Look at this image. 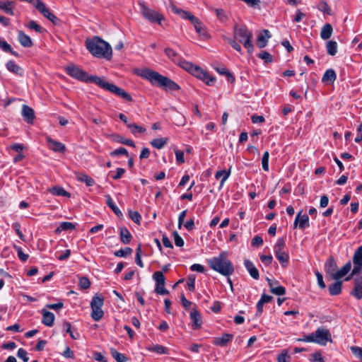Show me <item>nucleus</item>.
I'll return each instance as SVG.
<instances>
[{
	"label": "nucleus",
	"instance_id": "obj_1",
	"mask_svg": "<svg viewBox=\"0 0 362 362\" xmlns=\"http://www.w3.org/2000/svg\"><path fill=\"white\" fill-rule=\"evenodd\" d=\"M68 75L86 83H94L101 88L108 90L127 101H132V97L122 88L117 86L114 83H109L103 78L97 76L89 75L86 71L79 67L72 64L66 68Z\"/></svg>",
	"mask_w": 362,
	"mask_h": 362
},
{
	"label": "nucleus",
	"instance_id": "obj_2",
	"mask_svg": "<svg viewBox=\"0 0 362 362\" xmlns=\"http://www.w3.org/2000/svg\"><path fill=\"white\" fill-rule=\"evenodd\" d=\"M138 74L143 78L148 80L153 85L164 88L165 90L173 91L180 89V86L177 83L157 71L144 69Z\"/></svg>",
	"mask_w": 362,
	"mask_h": 362
},
{
	"label": "nucleus",
	"instance_id": "obj_3",
	"mask_svg": "<svg viewBox=\"0 0 362 362\" xmlns=\"http://www.w3.org/2000/svg\"><path fill=\"white\" fill-rule=\"evenodd\" d=\"M209 267L223 276H229L233 274L235 269L228 258V252H221L218 256L207 259Z\"/></svg>",
	"mask_w": 362,
	"mask_h": 362
},
{
	"label": "nucleus",
	"instance_id": "obj_4",
	"mask_svg": "<svg viewBox=\"0 0 362 362\" xmlns=\"http://www.w3.org/2000/svg\"><path fill=\"white\" fill-rule=\"evenodd\" d=\"M87 49L94 56L98 58L110 59L112 57V48L110 45L99 37H95L92 40H86Z\"/></svg>",
	"mask_w": 362,
	"mask_h": 362
},
{
	"label": "nucleus",
	"instance_id": "obj_5",
	"mask_svg": "<svg viewBox=\"0 0 362 362\" xmlns=\"http://www.w3.org/2000/svg\"><path fill=\"white\" fill-rule=\"evenodd\" d=\"M233 36L235 40L243 45L249 53L252 52L253 45L251 42L252 35L245 25H235L233 28Z\"/></svg>",
	"mask_w": 362,
	"mask_h": 362
},
{
	"label": "nucleus",
	"instance_id": "obj_6",
	"mask_svg": "<svg viewBox=\"0 0 362 362\" xmlns=\"http://www.w3.org/2000/svg\"><path fill=\"white\" fill-rule=\"evenodd\" d=\"M171 8L174 13L179 14L183 19L189 20L200 36L204 37L207 36L206 28L203 25V23L196 16L187 11L177 8L175 5H172Z\"/></svg>",
	"mask_w": 362,
	"mask_h": 362
},
{
	"label": "nucleus",
	"instance_id": "obj_7",
	"mask_svg": "<svg viewBox=\"0 0 362 362\" xmlns=\"http://www.w3.org/2000/svg\"><path fill=\"white\" fill-rule=\"evenodd\" d=\"M188 68L187 72L194 76L197 78L203 81L208 86H213L216 81V78L210 76L206 71H204L201 67L194 64H185Z\"/></svg>",
	"mask_w": 362,
	"mask_h": 362
},
{
	"label": "nucleus",
	"instance_id": "obj_8",
	"mask_svg": "<svg viewBox=\"0 0 362 362\" xmlns=\"http://www.w3.org/2000/svg\"><path fill=\"white\" fill-rule=\"evenodd\" d=\"M104 304V298L101 294H95L90 302V308L92 310L91 317L95 321H99L104 315L102 307Z\"/></svg>",
	"mask_w": 362,
	"mask_h": 362
},
{
	"label": "nucleus",
	"instance_id": "obj_9",
	"mask_svg": "<svg viewBox=\"0 0 362 362\" xmlns=\"http://www.w3.org/2000/svg\"><path fill=\"white\" fill-rule=\"evenodd\" d=\"M33 6L45 18L50 21L54 25L59 23V19L50 11L42 1L35 0Z\"/></svg>",
	"mask_w": 362,
	"mask_h": 362
},
{
	"label": "nucleus",
	"instance_id": "obj_10",
	"mask_svg": "<svg viewBox=\"0 0 362 362\" xmlns=\"http://www.w3.org/2000/svg\"><path fill=\"white\" fill-rule=\"evenodd\" d=\"M315 343L325 346L328 341H332V336L329 330L325 327H318L313 333Z\"/></svg>",
	"mask_w": 362,
	"mask_h": 362
},
{
	"label": "nucleus",
	"instance_id": "obj_11",
	"mask_svg": "<svg viewBox=\"0 0 362 362\" xmlns=\"http://www.w3.org/2000/svg\"><path fill=\"white\" fill-rule=\"evenodd\" d=\"M140 6L141 13L145 18L151 23L157 22L158 23L160 24L162 20L163 19V15L156 12V11L151 10L143 4H141Z\"/></svg>",
	"mask_w": 362,
	"mask_h": 362
},
{
	"label": "nucleus",
	"instance_id": "obj_12",
	"mask_svg": "<svg viewBox=\"0 0 362 362\" xmlns=\"http://www.w3.org/2000/svg\"><path fill=\"white\" fill-rule=\"evenodd\" d=\"M165 54L173 63L177 64L179 66L187 71L188 68L185 65V64H192L189 62H187L182 59L178 53H177L174 49L170 47H166L164 50Z\"/></svg>",
	"mask_w": 362,
	"mask_h": 362
},
{
	"label": "nucleus",
	"instance_id": "obj_13",
	"mask_svg": "<svg viewBox=\"0 0 362 362\" xmlns=\"http://www.w3.org/2000/svg\"><path fill=\"white\" fill-rule=\"evenodd\" d=\"M309 226L308 216L302 214V211L298 212L293 223V228L298 227L300 229H304L306 227H309Z\"/></svg>",
	"mask_w": 362,
	"mask_h": 362
},
{
	"label": "nucleus",
	"instance_id": "obj_14",
	"mask_svg": "<svg viewBox=\"0 0 362 362\" xmlns=\"http://www.w3.org/2000/svg\"><path fill=\"white\" fill-rule=\"evenodd\" d=\"M48 148L55 152L64 153L66 151V146L62 143L55 141L50 137L46 139Z\"/></svg>",
	"mask_w": 362,
	"mask_h": 362
},
{
	"label": "nucleus",
	"instance_id": "obj_15",
	"mask_svg": "<svg viewBox=\"0 0 362 362\" xmlns=\"http://www.w3.org/2000/svg\"><path fill=\"white\" fill-rule=\"evenodd\" d=\"M337 265L334 258L329 257L325 263V271L327 274L329 275L332 278L337 271Z\"/></svg>",
	"mask_w": 362,
	"mask_h": 362
},
{
	"label": "nucleus",
	"instance_id": "obj_16",
	"mask_svg": "<svg viewBox=\"0 0 362 362\" xmlns=\"http://www.w3.org/2000/svg\"><path fill=\"white\" fill-rule=\"evenodd\" d=\"M22 116L28 124H33L35 117L34 110L26 105L22 107Z\"/></svg>",
	"mask_w": 362,
	"mask_h": 362
},
{
	"label": "nucleus",
	"instance_id": "obj_17",
	"mask_svg": "<svg viewBox=\"0 0 362 362\" xmlns=\"http://www.w3.org/2000/svg\"><path fill=\"white\" fill-rule=\"evenodd\" d=\"M233 338V334L225 333L221 337H215L213 343L216 346L223 347L226 346L228 342L231 341Z\"/></svg>",
	"mask_w": 362,
	"mask_h": 362
},
{
	"label": "nucleus",
	"instance_id": "obj_18",
	"mask_svg": "<svg viewBox=\"0 0 362 362\" xmlns=\"http://www.w3.org/2000/svg\"><path fill=\"white\" fill-rule=\"evenodd\" d=\"M41 314L42 315V322L47 327H52L55 319L54 313L45 309H42Z\"/></svg>",
	"mask_w": 362,
	"mask_h": 362
},
{
	"label": "nucleus",
	"instance_id": "obj_19",
	"mask_svg": "<svg viewBox=\"0 0 362 362\" xmlns=\"http://www.w3.org/2000/svg\"><path fill=\"white\" fill-rule=\"evenodd\" d=\"M190 318L192 320V327L194 329H198L202 326V317L199 311L194 309L190 313Z\"/></svg>",
	"mask_w": 362,
	"mask_h": 362
},
{
	"label": "nucleus",
	"instance_id": "obj_20",
	"mask_svg": "<svg viewBox=\"0 0 362 362\" xmlns=\"http://www.w3.org/2000/svg\"><path fill=\"white\" fill-rule=\"evenodd\" d=\"M18 40L24 47H31L33 45L31 38L22 30L18 31Z\"/></svg>",
	"mask_w": 362,
	"mask_h": 362
},
{
	"label": "nucleus",
	"instance_id": "obj_21",
	"mask_svg": "<svg viewBox=\"0 0 362 362\" xmlns=\"http://www.w3.org/2000/svg\"><path fill=\"white\" fill-rule=\"evenodd\" d=\"M244 265L247 270L248 271L250 275L254 279H258L259 277V272L257 269L255 267L254 264L249 259H245L244 261Z\"/></svg>",
	"mask_w": 362,
	"mask_h": 362
},
{
	"label": "nucleus",
	"instance_id": "obj_22",
	"mask_svg": "<svg viewBox=\"0 0 362 362\" xmlns=\"http://www.w3.org/2000/svg\"><path fill=\"white\" fill-rule=\"evenodd\" d=\"M351 269V262H346L339 270L336 271L334 274L332 279L335 280H339L344 277L346 274L349 273V272Z\"/></svg>",
	"mask_w": 362,
	"mask_h": 362
},
{
	"label": "nucleus",
	"instance_id": "obj_23",
	"mask_svg": "<svg viewBox=\"0 0 362 362\" xmlns=\"http://www.w3.org/2000/svg\"><path fill=\"white\" fill-rule=\"evenodd\" d=\"M351 294L358 300L362 298V277L355 279V286Z\"/></svg>",
	"mask_w": 362,
	"mask_h": 362
},
{
	"label": "nucleus",
	"instance_id": "obj_24",
	"mask_svg": "<svg viewBox=\"0 0 362 362\" xmlns=\"http://www.w3.org/2000/svg\"><path fill=\"white\" fill-rule=\"evenodd\" d=\"M6 69L18 76H22L23 75L24 71L23 68L16 64L13 61L10 60L6 63Z\"/></svg>",
	"mask_w": 362,
	"mask_h": 362
},
{
	"label": "nucleus",
	"instance_id": "obj_25",
	"mask_svg": "<svg viewBox=\"0 0 362 362\" xmlns=\"http://www.w3.org/2000/svg\"><path fill=\"white\" fill-rule=\"evenodd\" d=\"M15 3L13 1H0V9L2 10L6 14L13 16V6Z\"/></svg>",
	"mask_w": 362,
	"mask_h": 362
},
{
	"label": "nucleus",
	"instance_id": "obj_26",
	"mask_svg": "<svg viewBox=\"0 0 362 362\" xmlns=\"http://www.w3.org/2000/svg\"><path fill=\"white\" fill-rule=\"evenodd\" d=\"M271 37V35L268 30H264L262 33L257 37V45L259 48L266 47L267 40Z\"/></svg>",
	"mask_w": 362,
	"mask_h": 362
},
{
	"label": "nucleus",
	"instance_id": "obj_27",
	"mask_svg": "<svg viewBox=\"0 0 362 362\" xmlns=\"http://www.w3.org/2000/svg\"><path fill=\"white\" fill-rule=\"evenodd\" d=\"M48 192L52 194L55 196H63L66 197H70L71 194L69 192H66L63 187L59 186H54L49 188Z\"/></svg>",
	"mask_w": 362,
	"mask_h": 362
},
{
	"label": "nucleus",
	"instance_id": "obj_28",
	"mask_svg": "<svg viewBox=\"0 0 362 362\" xmlns=\"http://www.w3.org/2000/svg\"><path fill=\"white\" fill-rule=\"evenodd\" d=\"M76 178L78 181L85 182L87 186H93L95 184L94 180L87 174L76 173Z\"/></svg>",
	"mask_w": 362,
	"mask_h": 362
},
{
	"label": "nucleus",
	"instance_id": "obj_29",
	"mask_svg": "<svg viewBox=\"0 0 362 362\" xmlns=\"http://www.w3.org/2000/svg\"><path fill=\"white\" fill-rule=\"evenodd\" d=\"M337 78V75L333 69H328L324 74L322 81L324 83H332Z\"/></svg>",
	"mask_w": 362,
	"mask_h": 362
},
{
	"label": "nucleus",
	"instance_id": "obj_30",
	"mask_svg": "<svg viewBox=\"0 0 362 362\" xmlns=\"http://www.w3.org/2000/svg\"><path fill=\"white\" fill-rule=\"evenodd\" d=\"M269 286L270 288V291L277 296H283L286 293V289L282 286H272V280L267 278V279Z\"/></svg>",
	"mask_w": 362,
	"mask_h": 362
},
{
	"label": "nucleus",
	"instance_id": "obj_31",
	"mask_svg": "<svg viewBox=\"0 0 362 362\" xmlns=\"http://www.w3.org/2000/svg\"><path fill=\"white\" fill-rule=\"evenodd\" d=\"M333 28L331 24L326 23L321 29L320 37L322 40H328L332 36Z\"/></svg>",
	"mask_w": 362,
	"mask_h": 362
},
{
	"label": "nucleus",
	"instance_id": "obj_32",
	"mask_svg": "<svg viewBox=\"0 0 362 362\" xmlns=\"http://www.w3.org/2000/svg\"><path fill=\"white\" fill-rule=\"evenodd\" d=\"M119 235L120 240L124 244H128L131 242L132 236L129 230L126 227L120 228Z\"/></svg>",
	"mask_w": 362,
	"mask_h": 362
},
{
	"label": "nucleus",
	"instance_id": "obj_33",
	"mask_svg": "<svg viewBox=\"0 0 362 362\" xmlns=\"http://www.w3.org/2000/svg\"><path fill=\"white\" fill-rule=\"evenodd\" d=\"M341 281H337L329 286V292L331 296H337L341 292Z\"/></svg>",
	"mask_w": 362,
	"mask_h": 362
},
{
	"label": "nucleus",
	"instance_id": "obj_34",
	"mask_svg": "<svg viewBox=\"0 0 362 362\" xmlns=\"http://www.w3.org/2000/svg\"><path fill=\"white\" fill-rule=\"evenodd\" d=\"M105 198H106L107 205L113 211V212L117 216H122V211L119 209V208L113 202L111 197L109 194H107V195H105Z\"/></svg>",
	"mask_w": 362,
	"mask_h": 362
},
{
	"label": "nucleus",
	"instance_id": "obj_35",
	"mask_svg": "<svg viewBox=\"0 0 362 362\" xmlns=\"http://www.w3.org/2000/svg\"><path fill=\"white\" fill-rule=\"evenodd\" d=\"M230 175V169L228 170H218L216 173L215 177L216 179H219L220 177H222L220 183V187H222L224 182L226 181V180L229 177Z\"/></svg>",
	"mask_w": 362,
	"mask_h": 362
},
{
	"label": "nucleus",
	"instance_id": "obj_36",
	"mask_svg": "<svg viewBox=\"0 0 362 362\" xmlns=\"http://www.w3.org/2000/svg\"><path fill=\"white\" fill-rule=\"evenodd\" d=\"M110 354L117 362H127L129 360L124 354L118 352L115 349H110Z\"/></svg>",
	"mask_w": 362,
	"mask_h": 362
},
{
	"label": "nucleus",
	"instance_id": "obj_37",
	"mask_svg": "<svg viewBox=\"0 0 362 362\" xmlns=\"http://www.w3.org/2000/svg\"><path fill=\"white\" fill-rule=\"evenodd\" d=\"M276 257L281 263L283 267H286L288 263L289 256L286 252H278L275 254Z\"/></svg>",
	"mask_w": 362,
	"mask_h": 362
},
{
	"label": "nucleus",
	"instance_id": "obj_38",
	"mask_svg": "<svg viewBox=\"0 0 362 362\" xmlns=\"http://www.w3.org/2000/svg\"><path fill=\"white\" fill-rule=\"evenodd\" d=\"M0 48L5 52H9L11 54L19 57L18 53L13 51L11 46L5 40L0 38Z\"/></svg>",
	"mask_w": 362,
	"mask_h": 362
},
{
	"label": "nucleus",
	"instance_id": "obj_39",
	"mask_svg": "<svg viewBox=\"0 0 362 362\" xmlns=\"http://www.w3.org/2000/svg\"><path fill=\"white\" fill-rule=\"evenodd\" d=\"M327 52L331 56H334L337 52V43L335 41L329 40L326 44Z\"/></svg>",
	"mask_w": 362,
	"mask_h": 362
},
{
	"label": "nucleus",
	"instance_id": "obj_40",
	"mask_svg": "<svg viewBox=\"0 0 362 362\" xmlns=\"http://www.w3.org/2000/svg\"><path fill=\"white\" fill-rule=\"evenodd\" d=\"M147 349L150 351H153V352H156L158 354H168V348L162 346V345H159V344H156V345H154L153 346H149L147 348Z\"/></svg>",
	"mask_w": 362,
	"mask_h": 362
},
{
	"label": "nucleus",
	"instance_id": "obj_41",
	"mask_svg": "<svg viewBox=\"0 0 362 362\" xmlns=\"http://www.w3.org/2000/svg\"><path fill=\"white\" fill-rule=\"evenodd\" d=\"M168 139L167 138H158L152 140L151 144L156 148H162L167 143Z\"/></svg>",
	"mask_w": 362,
	"mask_h": 362
},
{
	"label": "nucleus",
	"instance_id": "obj_42",
	"mask_svg": "<svg viewBox=\"0 0 362 362\" xmlns=\"http://www.w3.org/2000/svg\"><path fill=\"white\" fill-rule=\"evenodd\" d=\"M114 140L119 144H125L132 147H135L134 142L132 139H126L120 135L114 136Z\"/></svg>",
	"mask_w": 362,
	"mask_h": 362
},
{
	"label": "nucleus",
	"instance_id": "obj_43",
	"mask_svg": "<svg viewBox=\"0 0 362 362\" xmlns=\"http://www.w3.org/2000/svg\"><path fill=\"white\" fill-rule=\"evenodd\" d=\"M354 264L362 265V245L356 250L353 257Z\"/></svg>",
	"mask_w": 362,
	"mask_h": 362
},
{
	"label": "nucleus",
	"instance_id": "obj_44",
	"mask_svg": "<svg viewBox=\"0 0 362 362\" xmlns=\"http://www.w3.org/2000/svg\"><path fill=\"white\" fill-rule=\"evenodd\" d=\"M216 70L221 75H226L229 82L233 83L235 81L234 76L226 67H217Z\"/></svg>",
	"mask_w": 362,
	"mask_h": 362
},
{
	"label": "nucleus",
	"instance_id": "obj_45",
	"mask_svg": "<svg viewBox=\"0 0 362 362\" xmlns=\"http://www.w3.org/2000/svg\"><path fill=\"white\" fill-rule=\"evenodd\" d=\"M127 127L130 129L132 134L144 133L146 132V129L144 127L139 126L135 123L127 124Z\"/></svg>",
	"mask_w": 362,
	"mask_h": 362
},
{
	"label": "nucleus",
	"instance_id": "obj_46",
	"mask_svg": "<svg viewBox=\"0 0 362 362\" xmlns=\"http://www.w3.org/2000/svg\"><path fill=\"white\" fill-rule=\"evenodd\" d=\"M285 240L283 238H280L277 240L276 243L275 244L274 247V251L275 254H277L278 252H284V249L285 247Z\"/></svg>",
	"mask_w": 362,
	"mask_h": 362
},
{
	"label": "nucleus",
	"instance_id": "obj_47",
	"mask_svg": "<svg viewBox=\"0 0 362 362\" xmlns=\"http://www.w3.org/2000/svg\"><path fill=\"white\" fill-rule=\"evenodd\" d=\"M218 18V19L221 22H226L228 21V16L226 14L225 11L222 8H213L212 9Z\"/></svg>",
	"mask_w": 362,
	"mask_h": 362
},
{
	"label": "nucleus",
	"instance_id": "obj_48",
	"mask_svg": "<svg viewBox=\"0 0 362 362\" xmlns=\"http://www.w3.org/2000/svg\"><path fill=\"white\" fill-rule=\"evenodd\" d=\"M318 9L322 12L327 13L328 15H332V9L328 4L325 1H321L318 5Z\"/></svg>",
	"mask_w": 362,
	"mask_h": 362
},
{
	"label": "nucleus",
	"instance_id": "obj_49",
	"mask_svg": "<svg viewBox=\"0 0 362 362\" xmlns=\"http://www.w3.org/2000/svg\"><path fill=\"white\" fill-rule=\"evenodd\" d=\"M153 278L156 281V284H165V279L162 272H156L153 274Z\"/></svg>",
	"mask_w": 362,
	"mask_h": 362
},
{
	"label": "nucleus",
	"instance_id": "obj_50",
	"mask_svg": "<svg viewBox=\"0 0 362 362\" xmlns=\"http://www.w3.org/2000/svg\"><path fill=\"white\" fill-rule=\"evenodd\" d=\"M75 229V226L71 222H62L57 228L56 232Z\"/></svg>",
	"mask_w": 362,
	"mask_h": 362
},
{
	"label": "nucleus",
	"instance_id": "obj_51",
	"mask_svg": "<svg viewBox=\"0 0 362 362\" xmlns=\"http://www.w3.org/2000/svg\"><path fill=\"white\" fill-rule=\"evenodd\" d=\"M133 250L130 247H125L115 252V255L119 257H124L132 253Z\"/></svg>",
	"mask_w": 362,
	"mask_h": 362
},
{
	"label": "nucleus",
	"instance_id": "obj_52",
	"mask_svg": "<svg viewBox=\"0 0 362 362\" xmlns=\"http://www.w3.org/2000/svg\"><path fill=\"white\" fill-rule=\"evenodd\" d=\"M26 26L31 30H34L38 33H42L43 32V28L35 21H30Z\"/></svg>",
	"mask_w": 362,
	"mask_h": 362
},
{
	"label": "nucleus",
	"instance_id": "obj_53",
	"mask_svg": "<svg viewBox=\"0 0 362 362\" xmlns=\"http://www.w3.org/2000/svg\"><path fill=\"white\" fill-rule=\"evenodd\" d=\"M63 327H64V329L66 331V333H69L70 337L73 339H77L78 338V334H76V335H75L73 332L71 331V323L68 322H65L64 324H63Z\"/></svg>",
	"mask_w": 362,
	"mask_h": 362
},
{
	"label": "nucleus",
	"instance_id": "obj_54",
	"mask_svg": "<svg viewBox=\"0 0 362 362\" xmlns=\"http://www.w3.org/2000/svg\"><path fill=\"white\" fill-rule=\"evenodd\" d=\"M258 57L263 59L266 63H271L273 61V57L267 52H262L258 54Z\"/></svg>",
	"mask_w": 362,
	"mask_h": 362
},
{
	"label": "nucleus",
	"instance_id": "obj_55",
	"mask_svg": "<svg viewBox=\"0 0 362 362\" xmlns=\"http://www.w3.org/2000/svg\"><path fill=\"white\" fill-rule=\"evenodd\" d=\"M269 152L265 151L262 158V168L265 171L269 170Z\"/></svg>",
	"mask_w": 362,
	"mask_h": 362
},
{
	"label": "nucleus",
	"instance_id": "obj_56",
	"mask_svg": "<svg viewBox=\"0 0 362 362\" xmlns=\"http://www.w3.org/2000/svg\"><path fill=\"white\" fill-rule=\"evenodd\" d=\"M187 288L190 291H194L195 289V276L194 274L189 275L187 279Z\"/></svg>",
	"mask_w": 362,
	"mask_h": 362
},
{
	"label": "nucleus",
	"instance_id": "obj_57",
	"mask_svg": "<svg viewBox=\"0 0 362 362\" xmlns=\"http://www.w3.org/2000/svg\"><path fill=\"white\" fill-rule=\"evenodd\" d=\"M291 356L287 350H284L277 357L278 362H289Z\"/></svg>",
	"mask_w": 362,
	"mask_h": 362
},
{
	"label": "nucleus",
	"instance_id": "obj_58",
	"mask_svg": "<svg viewBox=\"0 0 362 362\" xmlns=\"http://www.w3.org/2000/svg\"><path fill=\"white\" fill-rule=\"evenodd\" d=\"M78 285L82 289H87L90 286V281L87 277H81L79 279Z\"/></svg>",
	"mask_w": 362,
	"mask_h": 362
},
{
	"label": "nucleus",
	"instance_id": "obj_59",
	"mask_svg": "<svg viewBox=\"0 0 362 362\" xmlns=\"http://www.w3.org/2000/svg\"><path fill=\"white\" fill-rule=\"evenodd\" d=\"M14 248L18 254V258L23 261V262H25L28 260V255L25 254L23 252V250L21 247H18L17 245H14Z\"/></svg>",
	"mask_w": 362,
	"mask_h": 362
},
{
	"label": "nucleus",
	"instance_id": "obj_60",
	"mask_svg": "<svg viewBox=\"0 0 362 362\" xmlns=\"http://www.w3.org/2000/svg\"><path fill=\"white\" fill-rule=\"evenodd\" d=\"M110 155L113 157L119 156V155H124L127 157L129 156L127 150L123 147H120V148L115 149V151L110 152Z\"/></svg>",
	"mask_w": 362,
	"mask_h": 362
},
{
	"label": "nucleus",
	"instance_id": "obj_61",
	"mask_svg": "<svg viewBox=\"0 0 362 362\" xmlns=\"http://www.w3.org/2000/svg\"><path fill=\"white\" fill-rule=\"evenodd\" d=\"M174 237V242L176 246L182 247L184 245V240L178 234L177 231L173 233Z\"/></svg>",
	"mask_w": 362,
	"mask_h": 362
},
{
	"label": "nucleus",
	"instance_id": "obj_62",
	"mask_svg": "<svg viewBox=\"0 0 362 362\" xmlns=\"http://www.w3.org/2000/svg\"><path fill=\"white\" fill-rule=\"evenodd\" d=\"M129 216L134 223L137 224L140 223L141 216L138 211H129Z\"/></svg>",
	"mask_w": 362,
	"mask_h": 362
},
{
	"label": "nucleus",
	"instance_id": "obj_63",
	"mask_svg": "<svg viewBox=\"0 0 362 362\" xmlns=\"http://www.w3.org/2000/svg\"><path fill=\"white\" fill-rule=\"evenodd\" d=\"M155 291L156 293L160 295H166L169 293V291L165 288V284H156Z\"/></svg>",
	"mask_w": 362,
	"mask_h": 362
},
{
	"label": "nucleus",
	"instance_id": "obj_64",
	"mask_svg": "<svg viewBox=\"0 0 362 362\" xmlns=\"http://www.w3.org/2000/svg\"><path fill=\"white\" fill-rule=\"evenodd\" d=\"M350 349L351 352L362 361V348L359 346H351Z\"/></svg>",
	"mask_w": 362,
	"mask_h": 362
}]
</instances>
